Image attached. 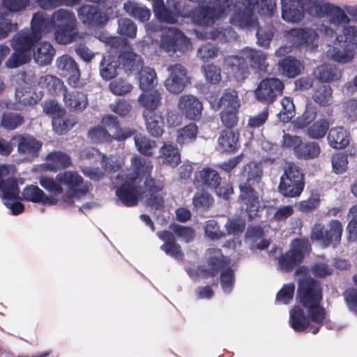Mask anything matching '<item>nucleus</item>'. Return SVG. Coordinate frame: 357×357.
Instances as JSON below:
<instances>
[{
  "label": "nucleus",
  "mask_w": 357,
  "mask_h": 357,
  "mask_svg": "<svg viewBox=\"0 0 357 357\" xmlns=\"http://www.w3.org/2000/svg\"><path fill=\"white\" fill-rule=\"evenodd\" d=\"M242 174L246 178V183L241 184L239 186L240 198L246 206L245 211L251 220L259 216L261 208L259 197L251 185L255 182H258L262 174V169L260 165L251 162L244 166Z\"/></svg>",
  "instance_id": "nucleus-1"
},
{
  "label": "nucleus",
  "mask_w": 357,
  "mask_h": 357,
  "mask_svg": "<svg viewBox=\"0 0 357 357\" xmlns=\"http://www.w3.org/2000/svg\"><path fill=\"white\" fill-rule=\"evenodd\" d=\"M55 25L53 29L54 39L59 44L66 45L74 41L78 36L77 20L75 14L60 8L53 13Z\"/></svg>",
  "instance_id": "nucleus-2"
},
{
  "label": "nucleus",
  "mask_w": 357,
  "mask_h": 357,
  "mask_svg": "<svg viewBox=\"0 0 357 357\" xmlns=\"http://www.w3.org/2000/svg\"><path fill=\"white\" fill-rule=\"evenodd\" d=\"M56 178L61 183V186L67 187V191L59 199L58 203L62 207L72 206L73 199L85 195L89 188L84 184L83 178L76 172L65 171L56 175Z\"/></svg>",
  "instance_id": "nucleus-3"
},
{
  "label": "nucleus",
  "mask_w": 357,
  "mask_h": 357,
  "mask_svg": "<svg viewBox=\"0 0 357 357\" xmlns=\"http://www.w3.org/2000/svg\"><path fill=\"white\" fill-rule=\"evenodd\" d=\"M305 175L302 169L294 164H289L284 169L278 185L279 192L286 197H299L305 187Z\"/></svg>",
  "instance_id": "nucleus-4"
},
{
  "label": "nucleus",
  "mask_w": 357,
  "mask_h": 357,
  "mask_svg": "<svg viewBox=\"0 0 357 357\" xmlns=\"http://www.w3.org/2000/svg\"><path fill=\"white\" fill-rule=\"evenodd\" d=\"M55 25L53 14L47 15L44 12H38L33 15L31 20L30 29H24L16 34L25 36L24 40L36 46L37 43L42 38L43 35L50 33Z\"/></svg>",
  "instance_id": "nucleus-5"
},
{
  "label": "nucleus",
  "mask_w": 357,
  "mask_h": 357,
  "mask_svg": "<svg viewBox=\"0 0 357 357\" xmlns=\"http://www.w3.org/2000/svg\"><path fill=\"white\" fill-rule=\"evenodd\" d=\"M310 249L311 245L307 239H294L291 243V249L282 255L278 259L280 268L285 272L291 271L303 261L305 255L308 253Z\"/></svg>",
  "instance_id": "nucleus-6"
},
{
  "label": "nucleus",
  "mask_w": 357,
  "mask_h": 357,
  "mask_svg": "<svg viewBox=\"0 0 357 357\" xmlns=\"http://www.w3.org/2000/svg\"><path fill=\"white\" fill-rule=\"evenodd\" d=\"M213 6H204L195 10L192 19L199 25L211 26L220 19L230 6V0H211Z\"/></svg>",
  "instance_id": "nucleus-7"
},
{
  "label": "nucleus",
  "mask_w": 357,
  "mask_h": 357,
  "mask_svg": "<svg viewBox=\"0 0 357 357\" xmlns=\"http://www.w3.org/2000/svg\"><path fill=\"white\" fill-rule=\"evenodd\" d=\"M21 35H14L10 40V46L14 52L5 62L7 68H17L31 60V50L34 46L26 41L25 36Z\"/></svg>",
  "instance_id": "nucleus-8"
},
{
  "label": "nucleus",
  "mask_w": 357,
  "mask_h": 357,
  "mask_svg": "<svg viewBox=\"0 0 357 357\" xmlns=\"http://www.w3.org/2000/svg\"><path fill=\"white\" fill-rule=\"evenodd\" d=\"M342 232V223L337 220H331L328 228L322 224L315 225L311 231V239L321 241L324 247H335L340 242Z\"/></svg>",
  "instance_id": "nucleus-9"
},
{
  "label": "nucleus",
  "mask_w": 357,
  "mask_h": 357,
  "mask_svg": "<svg viewBox=\"0 0 357 357\" xmlns=\"http://www.w3.org/2000/svg\"><path fill=\"white\" fill-rule=\"evenodd\" d=\"M0 190L2 192V202L10 209L12 215H17L23 212L24 206L20 202V191L15 178H1Z\"/></svg>",
  "instance_id": "nucleus-10"
},
{
  "label": "nucleus",
  "mask_w": 357,
  "mask_h": 357,
  "mask_svg": "<svg viewBox=\"0 0 357 357\" xmlns=\"http://www.w3.org/2000/svg\"><path fill=\"white\" fill-rule=\"evenodd\" d=\"M77 11L82 24L89 29L102 28L109 20L108 14L98 6L83 4Z\"/></svg>",
  "instance_id": "nucleus-11"
},
{
  "label": "nucleus",
  "mask_w": 357,
  "mask_h": 357,
  "mask_svg": "<svg viewBox=\"0 0 357 357\" xmlns=\"http://www.w3.org/2000/svg\"><path fill=\"white\" fill-rule=\"evenodd\" d=\"M297 298L303 307L321 303L322 289L319 282L307 277L298 280Z\"/></svg>",
  "instance_id": "nucleus-12"
},
{
  "label": "nucleus",
  "mask_w": 357,
  "mask_h": 357,
  "mask_svg": "<svg viewBox=\"0 0 357 357\" xmlns=\"http://www.w3.org/2000/svg\"><path fill=\"white\" fill-rule=\"evenodd\" d=\"M320 33L333 38L337 44L342 47L352 48L355 50L357 47V25H351L349 24L342 26L341 31L337 33L334 29L328 25L321 24L318 27Z\"/></svg>",
  "instance_id": "nucleus-13"
},
{
  "label": "nucleus",
  "mask_w": 357,
  "mask_h": 357,
  "mask_svg": "<svg viewBox=\"0 0 357 357\" xmlns=\"http://www.w3.org/2000/svg\"><path fill=\"white\" fill-rule=\"evenodd\" d=\"M190 44L189 39L178 29L172 27L160 38V47L167 53H183Z\"/></svg>",
  "instance_id": "nucleus-14"
},
{
  "label": "nucleus",
  "mask_w": 357,
  "mask_h": 357,
  "mask_svg": "<svg viewBox=\"0 0 357 357\" xmlns=\"http://www.w3.org/2000/svg\"><path fill=\"white\" fill-rule=\"evenodd\" d=\"M284 84L278 78H266L260 82L255 91L257 99L259 101L271 103L276 97L282 93Z\"/></svg>",
  "instance_id": "nucleus-15"
},
{
  "label": "nucleus",
  "mask_w": 357,
  "mask_h": 357,
  "mask_svg": "<svg viewBox=\"0 0 357 357\" xmlns=\"http://www.w3.org/2000/svg\"><path fill=\"white\" fill-rule=\"evenodd\" d=\"M254 10L255 3L252 0H236L231 23L242 29L254 26L255 24Z\"/></svg>",
  "instance_id": "nucleus-16"
},
{
  "label": "nucleus",
  "mask_w": 357,
  "mask_h": 357,
  "mask_svg": "<svg viewBox=\"0 0 357 357\" xmlns=\"http://www.w3.org/2000/svg\"><path fill=\"white\" fill-rule=\"evenodd\" d=\"M170 76L166 79V89L172 93H179L183 91L188 82L187 70L183 66L176 63L168 68Z\"/></svg>",
  "instance_id": "nucleus-17"
},
{
  "label": "nucleus",
  "mask_w": 357,
  "mask_h": 357,
  "mask_svg": "<svg viewBox=\"0 0 357 357\" xmlns=\"http://www.w3.org/2000/svg\"><path fill=\"white\" fill-rule=\"evenodd\" d=\"M116 195L124 206H133L138 202L141 188L136 184V181L129 178L116 190Z\"/></svg>",
  "instance_id": "nucleus-18"
},
{
  "label": "nucleus",
  "mask_w": 357,
  "mask_h": 357,
  "mask_svg": "<svg viewBox=\"0 0 357 357\" xmlns=\"http://www.w3.org/2000/svg\"><path fill=\"white\" fill-rule=\"evenodd\" d=\"M20 200L49 206L58 204L59 202V198L47 195L39 187L34 185H27L23 189Z\"/></svg>",
  "instance_id": "nucleus-19"
},
{
  "label": "nucleus",
  "mask_w": 357,
  "mask_h": 357,
  "mask_svg": "<svg viewBox=\"0 0 357 357\" xmlns=\"http://www.w3.org/2000/svg\"><path fill=\"white\" fill-rule=\"evenodd\" d=\"M56 66L62 75L68 77L70 85L77 87L80 77V71L75 61L68 55H62L56 59Z\"/></svg>",
  "instance_id": "nucleus-20"
},
{
  "label": "nucleus",
  "mask_w": 357,
  "mask_h": 357,
  "mask_svg": "<svg viewBox=\"0 0 357 357\" xmlns=\"http://www.w3.org/2000/svg\"><path fill=\"white\" fill-rule=\"evenodd\" d=\"M179 109L190 120H198L202 116L203 105L202 102L192 95H183L178 102Z\"/></svg>",
  "instance_id": "nucleus-21"
},
{
  "label": "nucleus",
  "mask_w": 357,
  "mask_h": 357,
  "mask_svg": "<svg viewBox=\"0 0 357 357\" xmlns=\"http://www.w3.org/2000/svg\"><path fill=\"white\" fill-rule=\"evenodd\" d=\"M282 18L291 23H298L304 18L301 0H281Z\"/></svg>",
  "instance_id": "nucleus-22"
},
{
  "label": "nucleus",
  "mask_w": 357,
  "mask_h": 357,
  "mask_svg": "<svg viewBox=\"0 0 357 357\" xmlns=\"http://www.w3.org/2000/svg\"><path fill=\"white\" fill-rule=\"evenodd\" d=\"M153 10L155 17L161 22L175 24L180 16V11L176 4L171 9L165 5L163 0H153Z\"/></svg>",
  "instance_id": "nucleus-23"
},
{
  "label": "nucleus",
  "mask_w": 357,
  "mask_h": 357,
  "mask_svg": "<svg viewBox=\"0 0 357 357\" xmlns=\"http://www.w3.org/2000/svg\"><path fill=\"white\" fill-rule=\"evenodd\" d=\"M158 237L164 242L160 246V250L165 253L176 259L180 260L183 258V254L181 246L176 243V238L171 231L164 230L157 233Z\"/></svg>",
  "instance_id": "nucleus-24"
},
{
  "label": "nucleus",
  "mask_w": 357,
  "mask_h": 357,
  "mask_svg": "<svg viewBox=\"0 0 357 357\" xmlns=\"http://www.w3.org/2000/svg\"><path fill=\"white\" fill-rule=\"evenodd\" d=\"M222 178L219 173L211 168L204 167L195 174L194 183L197 188L213 189L220 184Z\"/></svg>",
  "instance_id": "nucleus-25"
},
{
  "label": "nucleus",
  "mask_w": 357,
  "mask_h": 357,
  "mask_svg": "<svg viewBox=\"0 0 357 357\" xmlns=\"http://www.w3.org/2000/svg\"><path fill=\"white\" fill-rule=\"evenodd\" d=\"M323 17L327 18L331 24L340 27L350 24L351 18L341 7L331 3H325Z\"/></svg>",
  "instance_id": "nucleus-26"
},
{
  "label": "nucleus",
  "mask_w": 357,
  "mask_h": 357,
  "mask_svg": "<svg viewBox=\"0 0 357 357\" xmlns=\"http://www.w3.org/2000/svg\"><path fill=\"white\" fill-rule=\"evenodd\" d=\"M238 82L244 81L249 75V67L245 59L239 55H231L225 60Z\"/></svg>",
  "instance_id": "nucleus-27"
},
{
  "label": "nucleus",
  "mask_w": 357,
  "mask_h": 357,
  "mask_svg": "<svg viewBox=\"0 0 357 357\" xmlns=\"http://www.w3.org/2000/svg\"><path fill=\"white\" fill-rule=\"evenodd\" d=\"M290 32L300 46H303L310 50H313L317 47V44H315L314 42L317 40L319 36L314 29L307 27L292 29Z\"/></svg>",
  "instance_id": "nucleus-28"
},
{
  "label": "nucleus",
  "mask_w": 357,
  "mask_h": 357,
  "mask_svg": "<svg viewBox=\"0 0 357 357\" xmlns=\"http://www.w3.org/2000/svg\"><path fill=\"white\" fill-rule=\"evenodd\" d=\"M304 307L306 309L309 321L312 323L310 326V332L313 334H317L319 331L322 324L326 319V310L322 305H321V303L309 305Z\"/></svg>",
  "instance_id": "nucleus-29"
},
{
  "label": "nucleus",
  "mask_w": 357,
  "mask_h": 357,
  "mask_svg": "<svg viewBox=\"0 0 357 357\" xmlns=\"http://www.w3.org/2000/svg\"><path fill=\"white\" fill-rule=\"evenodd\" d=\"M42 145L40 141L29 135H21L17 137V150L21 154L38 156Z\"/></svg>",
  "instance_id": "nucleus-30"
},
{
  "label": "nucleus",
  "mask_w": 357,
  "mask_h": 357,
  "mask_svg": "<svg viewBox=\"0 0 357 357\" xmlns=\"http://www.w3.org/2000/svg\"><path fill=\"white\" fill-rule=\"evenodd\" d=\"M327 140L329 146L333 149H344L350 142L349 132L342 126L332 128L328 131Z\"/></svg>",
  "instance_id": "nucleus-31"
},
{
  "label": "nucleus",
  "mask_w": 357,
  "mask_h": 357,
  "mask_svg": "<svg viewBox=\"0 0 357 357\" xmlns=\"http://www.w3.org/2000/svg\"><path fill=\"white\" fill-rule=\"evenodd\" d=\"M146 130L154 137H159L163 133L164 121L161 112H143Z\"/></svg>",
  "instance_id": "nucleus-32"
},
{
  "label": "nucleus",
  "mask_w": 357,
  "mask_h": 357,
  "mask_svg": "<svg viewBox=\"0 0 357 357\" xmlns=\"http://www.w3.org/2000/svg\"><path fill=\"white\" fill-rule=\"evenodd\" d=\"M120 62L110 55L103 56L99 65V73L105 81H109L118 75Z\"/></svg>",
  "instance_id": "nucleus-33"
},
{
  "label": "nucleus",
  "mask_w": 357,
  "mask_h": 357,
  "mask_svg": "<svg viewBox=\"0 0 357 357\" xmlns=\"http://www.w3.org/2000/svg\"><path fill=\"white\" fill-rule=\"evenodd\" d=\"M239 134L231 130H225L220 132L218 146L222 152L234 153L239 147Z\"/></svg>",
  "instance_id": "nucleus-34"
},
{
  "label": "nucleus",
  "mask_w": 357,
  "mask_h": 357,
  "mask_svg": "<svg viewBox=\"0 0 357 357\" xmlns=\"http://www.w3.org/2000/svg\"><path fill=\"white\" fill-rule=\"evenodd\" d=\"M289 324L296 332H303L311 326L307 317L300 306H294L289 312Z\"/></svg>",
  "instance_id": "nucleus-35"
},
{
  "label": "nucleus",
  "mask_w": 357,
  "mask_h": 357,
  "mask_svg": "<svg viewBox=\"0 0 357 357\" xmlns=\"http://www.w3.org/2000/svg\"><path fill=\"white\" fill-rule=\"evenodd\" d=\"M243 54L249 59L250 67L259 71H266L268 66L267 55L261 50L246 47L242 51Z\"/></svg>",
  "instance_id": "nucleus-36"
},
{
  "label": "nucleus",
  "mask_w": 357,
  "mask_h": 357,
  "mask_svg": "<svg viewBox=\"0 0 357 357\" xmlns=\"http://www.w3.org/2000/svg\"><path fill=\"white\" fill-rule=\"evenodd\" d=\"M303 69L301 62L295 58L287 56L278 62V70L284 76L294 78L301 74Z\"/></svg>",
  "instance_id": "nucleus-37"
},
{
  "label": "nucleus",
  "mask_w": 357,
  "mask_h": 357,
  "mask_svg": "<svg viewBox=\"0 0 357 357\" xmlns=\"http://www.w3.org/2000/svg\"><path fill=\"white\" fill-rule=\"evenodd\" d=\"M211 104L214 109H218L220 107H223V109H238L241 105L238 93L232 89H225L218 101Z\"/></svg>",
  "instance_id": "nucleus-38"
},
{
  "label": "nucleus",
  "mask_w": 357,
  "mask_h": 357,
  "mask_svg": "<svg viewBox=\"0 0 357 357\" xmlns=\"http://www.w3.org/2000/svg\"><path fill=\"white\" fill-rule=\"evenodd\" d=\"M63 100L66 107L77 111H82L88 105L86 95L76 90L66 91Z\"/></svg>",
  "instance_id": "nucleus-39"
},
{
  "label": "nucleus",
  "mask_w": 357,
  "mask_h": 357,
  "mask_svg": "<svg viewBox=\"0 0 357 357\" xmlns=\"http://www.w3.org/2000/svg\"><path fill=\"white\" fill-rule=\"evenodd\" d=\"M119 61L126 73L137 70L143 65L141 56L132 51L123 52L119 56Z\"/></svg>",
  "instance_id": "nucleus-40"
},
{
  "label": "nucleus",
  "mask_w": 357,
  "mask_h": 357,
  "mask_svg": "<svg viewBox=\"0 0 357 357\" xmlns=\"http://www.w3.org/2000/svg\"><path fill=\"white\" fill-rule=\"evenodd\" d=\"M314 75L321 82H330L340 79L342 74L335 65L326 63L318 66L314 70Z\"/></svg>",
  "instance_id": "nucleus-41"
},
{
  "label": "nucleus",
  "mask_w": 357,
  "mask_h": 357,
  "mask_svg": "<svg viewBox=\"0 0 357 357\" xmlns=\"http://www.w3.org/2000/svg\"><path fill=\"white\" fill-rule=\"evenodd\" d=\"M55 52V49L51 43L43 42L39 44L33 53V59L40 66H47L52 62Z\"/></svg>",
  "instance_id": "nucleus-42"
},
{
  "label": "nucleus",
  "mask_w": 357,
  "mask_h": 357,
  "mask_svg": "<svg viewBox=\"0 0 357 357\" xmlns=\"http://www.w3.org/2000/svg\"><path fill=\"white\" fill-rule=\"evenodd\" d=\"M48 162L46 167L48 170L56 171L58 169H65L70 166V157L63 152L55 151L49 153L47 156Z\"/></svg>",
  "instance_id": "nucleus-43"
},
{
  "label": "nucleus",
  "mask_w": 357,
  "mask_h": 357,
  "mask_svg": "<svg viewBox=\"0 0 357 357\" xmlns=\"http://www.w3.org/2000/svg\"><path fill=\"white\" fill-rule=\"evenodd\" d=\"M160 158L162 162L174 167L181 162V155L176 146L164 144L160 149Z\"/></svg>",
  "instance_id": "nucleus-44"
},
{
  "label": "nucleus",
  "mask_w": 357,
  "mask_h": 357,
  "mask_svg": "<svg viewBox=\"0 0 357 357\" xmlns=\"http://www.w3.org/2000/svg\"><path fill=\"white\" fill-rule=\"evenodd\" d=\"M161 96L158 91H143L139 96L138 101L144 107V112H159L157 108L160 102Z\"/></svg>",
  "instance_id": "nucleus-45"
},
{
  "label": "nucleus",
  "mask_w": 357,
  "mask_h": 357,
  "mask_svg": "<svg viewBox=\"0 0 357 357\" xmlns=\"http://www.w3.org/2000/svg\"><path fill=\"white\" fill-rule=\"evenodd\" d=\"M321 149L317 142H303L301 141L295 150V155L299 159H313L320 153Z\"/></svg>",
  "instance_id": "nucleus-46"
},
{
  "label": "nucleus",
  "mask_w": 357,
  "mask_h": 357,
  "mask_svg": "<svg viewBox=\"0 0 357 357\" xmlns=\"http://www.w3.org/2000/svg\"><path fill=\"white\" fill-rule=\"evenodd\" d=\"M140 89L143 91H151L157 84V75L154 69L144 67L138 73Z\"/></svg>",
  "instance_id": "nucleus-47"
},
{
  "label": "nucleus",
  "mask_w": 357,
  "mask_h": 357,
  "mask_svg": "<svg viewBox=\"0 0 357 357\" xmlns=\"http://www.w3.org/2000/svg\"><path fill=\"white\" fill-rule=\"evenodd\" d=\"M77 121L72 116L59 115L53 117L52 119V128L54 132L59 135H63L69 131L75 124Z\"/></svg>",
  "instance_id": "nucleus-48"
},
{
  "label": "nucleus",
  "mask_w": 357,
  "mask_h": 357,
  "mask_svg": "<svg viewBox=\"0 0 357 357\" xmlns=\"http://www.w3.org/2000/svg\"><path fill=\"white\" fill-rule=\"evenodd\" d=\"M332 93L333 89L329 85L319 84L314 89L312 99L320 106H328L333 102Z\"/></svg>",
  "instance_id": "nucleus-49"
},
{
  "label": "nucleus",
  "mask_w": 357,
  "mask_h": 357,
  "mask_svg": "<svg viewBox=\"0 0 357 357\" xmlns=\"http://www.w3.org/2000/svg\"><path fill=\"white\" fill-rule=\"evenodd\" d=\"M123 8L128 14L142 22L148 21L151 17L150 10L137 3L127 1Z\"/></svg>",
  "instance_id": "nucleus-50"
},
{
  "label": "nucleus",
  "mask_w": 357,
  "mask_h": 357,
  "mask_svg": "<svg viewBox=\"0 0 357 357\" xmlns=\"http://www.w3.org/2000/svg\"><path fill=\"white\" fill-rule=\"evenodd\" d=\"M132 165L134 168V175L130 178L136 181L138 178L150 174L153 166L151 161L148 159L141 157H133L131 160Z\"/></svg>",
  "instance_id": "nucleus-51"
},
{
  "label": "nucleus",
  "mask_w": 357,
  "mask_h": 357,
  "mask_svg": "<svg viewBox=\"0 0 357 357\" xmlns=\"http://www.w3.org/2000/svg\"><path fill=\"white\" fill-rule=\"evenodd\" d=\"M197 126L190 123L177 130L176 142L180 145L191 143L197 138Z\"/></svg>",
  "instance_id": "nucleus-52"
},
{
  "label": "nucleus",
  "mask_w": 357,
  "mask_h": 357,
  "mask_svg": "<svg viewBox=\"0 0 357 357\" xmlns=\"http://www.w3.org/2000/svg\"><path fill=\"white\" fill-rule=\"evenodd\" d=\"M24 123V117L15 112H4L1 119V126L8 130H13Z\"/></svg>",
  "instance_id": "nucleus-53"
},
{
  "label": "nucleus",
  "mask_w": 357,
  "mask_h": 357,
  "mask_svg": "<svg viewBox=\"0 0 357 357\" xmlns=\"http://www.w3.org/2000/svg\"><path fill=\"white\" fill-rule=\"evenodd\" d=\"M215 254L214 256H211L208 259V264L211 267V273L212 275H215L223 268L228 267L227 265L229 264V259L222 255L220 249L215 250Z\"/></svg>",
  "instance_id": "nucleus-54"
},
{
  "label": "nucleus",
  "mask_w": 357,
  "mask_h": 357,
  "mask_svg": "<svg viewBox=\"0 0 357 357\" xmlns=\"http://www.w3.org/2000/svg\"><path fill=\"white\" fill-rule=\"evenodd\" d=\"M329 129V123L326 119H319L307 128V135L312 139L323 138Z\"/></svg>",
  "instance_id": "nucleus-55"
},
{
  "label": "nucleus",
  "mask_w": 357,
  "mask_h": 357,
  "mask_svg": "<svg viewBox=\"0 0 357 357\" xmlns=\"http://www.w3.org/2000/svg\"><path fill=\"white\" fill-rule=\"evenodd\" d=\"M134 140L135 146L141 154L149 156L153 155V148L155 146L154 141L142 134L135 135Z\"/></svg>",
  "instance_id": "nucleus-56"
},
{
  "label": "nucleus",
  "mask_w": 357,
  "mask_h": 357,
  "mask_svg": "<svg viewBox=\"0 0 357 357\" xmlns=\"http://www.w3.org/2000/svg\"><path fill=\"white\" fill-rule=\"evenodd\" d=\"M169 227L174 236H177L185 243H190L194 239L195 231L190 227H185L177 223H172Z\"/></svg>",
  "instance_id": "nucleus-57"
},
{
  "label": "nucleus",
  "mask_w": 357,
  "mask_h": 357,
  "mask_svg": "<svg viewBox=\"0 0 357 357\" xmlns=\"http://www.w3.org/2000/svg\"><path fill=\"white\" fill-rule=\"evenodd\" d=\"M220 285L225 294L231 292L235 280L234 271L231 267H226L220 271Z\"/></svg>",
  "instance_id": "nucleus-58"
},
{
  "label": "nucleus",
  "mask_w": 357,
  "mask_h": 357,
  "mask_svg": "<svg viewBox=\"0 0 357 357\" xmlns=\"http://www.w3.org/2000/svg\"><path fill=\"white\" fill-rule=\"evenodd\" d=\"M40 185L54 195H61L63 192L61 183L55 178L47 176H41L39 179Z\"/></svg>",
  "instance_id": "nucleus-59"
},
{
  "label": "nucleus",
  "mask_w": 357,
  "mask_h": 357,
  "mask_svg": "<svg viewBox=\"0 0 357 357\" xmlns=\"http://www.w3.org/2000/svg\"><path fill=\"white\" fill-rule=\"evenodd\" d=\"M303 13L306 12L311 16L323 17L325 3H319L315 0H301Z\"/></svg>",
  "instance_id": "nucleus-60"
},
{
  "label": "nucleus",
  "mask_w": 357,
  "mask_h": 357,
  "mask_svg": "<svg viewBox=\"0 0 357 357\" xmlns=\"http://www.w3.org/2000/svg\"><path fill=\"white\" fill-rule=\"evenodd\" d=\"M109 89L116 96H123L132 90V86L126 79L118 78L109 83Z\"/></svg>",
  "instance_id": "nucleus-61"
},
{
  "label": "nucleus",
  "mask_w": 357,
  "mask_h": 357,
  "mask_svg": "<svg viewBox=\"0 0 357 357\" xmlns=\"http://www.w3.org/2000/svg\"><path fill=\"white\" fill-rule=\"evenodd\" d=\"M118 33L121 36L135 38L137 33V26L130 19L121 18L118 20Z\"/></svg>",
  "instance_id": "nucleus-62"
},
{
  "label": "nucleus",
  "mask_w": 357,
  "mask_h": 357,
  "mask_svg": "<svg viewBox=\"0 0 357 357\" xmlns=\"http://www.w3.org/2000/svg\"><path fill=\"white\" fill-rule=\"evenodd\" d=\"M354 49L343 47L341 50L338 47H334L331 50V57L332 59L338 63H347L352 60L354 57Z\"/></svg>",
  "instance_id": "nucleus-63"
},
{
  "label": "nucleus",
  "mask_w": 357,
  "mask_h": 357,
  "mask_svg": "<svg viewBox=\"0 0 357 357\" xmlns=\"http://www.w3.org/2000/svg\"><path fill=\"white\" fill-rule=\"evenodd\" d=\"M245 228V221L240 217L228 218L225 229L229 235H238L241 234Z\"/></svg>",
  "instance_id": "nucleus-64"
}]
</instances>
